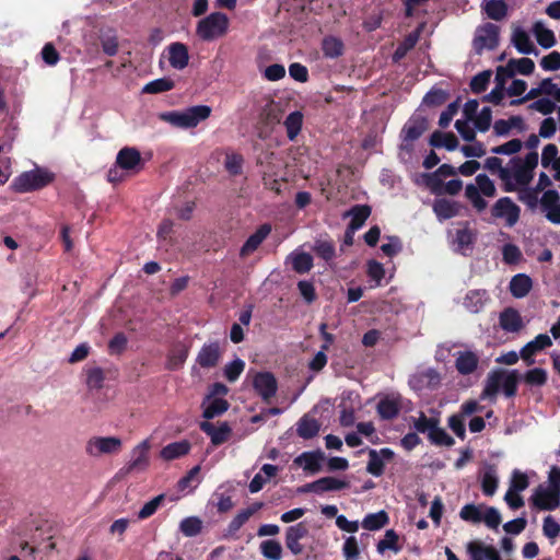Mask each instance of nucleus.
Returning <instances> with one entry per match:
<instances>
[{
	"instance_id": "obj_36",
	"label": "nucleus",
	"mask_w": 560,
	"mask_h": 560,
	"mask_svg": "<svg viewBox=\"0 0 560 560\" xmlns=\"http://www.w3.org/2000/svg\"><path fill=\"white\" fill-rule=\"evenodd\" d=\"M481 8L487 16L494 21L503 20L508 13V4L504 0H482Z\"/></svg>"
},
{
	"instance_id": "obj_57",
	"label": "nucleus",
	"mask_w": 560,
	"mask_h": 560,
	"mask_svg": "<svg viewBox=\"0 0 560 560\" xmlns=\"http://www.w3.org/2000/svg\"><path fill=\"white\" fill-rule=\"evenodd\" d=\"M430 441L436 445L443 446H452L454 444V439L447 434V432L440 428L439 424H435L430 433L428 434Z\"/></svg>"
},
{
	"instance_id": "obj_28",
	"label": "nucleus",
	"mask_w": 560,
	"mask_h": 560,
	"mask_svg": "<svg viewBox=\"0 0 560 560\" xmlns=\"http://www.w3.org/2000/svg\"><path fill=\"white\" fill-rule=\"evenodd\" d=\"M271 232L269 224H262L254 234H252L241 248V256L246 257L254 253Z\"/></svg>"
},
{
	"instance_id": "obj_20",
	"label": "nucleus",
	"mask_w": 560,
	"mask_h": 560,
	"mask_svg": "<svg viewBox=\"0 0 560 560\" xmlns=\"http://www.w3.org/2000/svg\"><path fill=\"white\" fill-rule=\"evenodd\" d=\"M535 63L532 59L523 57L520 59H511L504 67L498 68L499 77L510 79L516 73L530 74L534 71Z\"/></svg>"
},
{
	"instance_id": "obj_12",
	"label": "nucleus",
	"mask_w": 560,
	"mask_h": 560,
	"mask_svg": "<svg viewBox=\"0 0 560 560\" xmlns=\"http://www.w3.org/2000/svg\"><path fill=\"white\" fill-rule=\"evenodd\" d=\"M491 215L503 221L508 228H513L520 220L521 208L510 197L499 198L491 208Z\"/></svg>"
},
{
	"instance_id": "obj_64",
	"label": "nucleus",
	"mask_w": 560,
	"mask_h": 560,
	"mask_svg": "<svg viewBox=\"0 0 560 560\" xmlns=\"http://www.w3.org/2000/svg\"><path fill=\"white\" fill-rule=\"evenodd\" d=\"M376 450L369 451V463L366 466L368 472L378 477L384 472L385 463L378 457Z\"/></svg>"
},
{
	"instance_id": "obj_45",
	"label": "nucleus",
	"mask_w": 560,
	"mask_h": 560,
	"mask_svg": "<svg viewBox=\"0 0 560 560\" xmlns=\"http://www.w3.org/2000/svg\"><path fill=\"white\" fill-rule=\"evenodd\" d=\"M317 493L339 491L349 487V482L336 477H323L316 480Z\"/></svg>"
},
{
	"instance_id": "obj_27",
	"label": "nucleus",
	"mask_w": 560,
	"mask_h": 560,
	"mask_svg": "<svg viewBox=\"0 0 560 560\" xmlns=\"http://www.w3.org/2000/svg\"><path fill=\"white\" fill-rule=\"evenodd\" d=\"M200 429L210 436L213 445H220L228 441L231 434V428L228 423H221L220 427H215L213 423L203 421L200 423Z\"/></svg>"
},
{
	"instance_id": "obj_40",
	"label": "nucleus",
	"mask_w": 560,
	"mask_h": 560,
	"mask_svg": "<svg viewBox=\"0 0 560 560\" xmlns=\"http://www.w3.org/2000/svg\"><path fill=\"white\" fill-rule=\"evenodd\" d=\"M512 129H524V120L520 116H512L509 119H499L493 125V131L497 136H508Z\"/></svg>"
},
{
	"instance_id": "obj_5",
	"label": "nucleus",
	"mask_w": 560,
	"mask_h": 560,
	"mask_svg": "<svg viewBox=\"0 0 560 560\" xmlns=\"http://www.w3.org/2000/svg\"><path fill=\"white\" fill-rule=\"evenodd\" d=\"M230 20L226 14L217 11L198 21L197 36L205 42H212L225 36L229 32Z\"/></svg>"
},
{
	"instance_id": "obj_55",
	"label": "nucleus",
	"mask_w": 560,
	"mask_h": 560,
	"mask_svg": "<svg viewBox=\"0 0 560 560\" xmlns=\"http://www.w3.org/2000/svg\"><path fill=\"white\" fill-rule=\"evenodd\" d=\"M244 369H245V362L242 359L236 358L233 361H231L224 365V368H223L224 377L229 382L233 383L241 376Z\"/></svg>"
},
{
	"instance_id": "obj_44",
	"label": "nucleus",
	"mask_w": 560,
	"mask_h": 560,
	"mask_svg": "<svg viewBox=\"0 0 560 560\" xmlns=\"http://www.w3.org/2000/svg\"><path fill=\"white\" fill-rule=\"evenodd\" d=\"M430 143L436 148H445L448 151H453L458 145V140L452 132H440L435 131L432 133Z\"/></svg>"
},
{
	"instance_id": "obj_52",
	"label": "nucleus",
	"mask_w": 560,
	"mask_h": 560,
	"mask_svg": "<svg viewBox=\"0 0 560 560\" xmlns=\"http://www.w3.org/2000/svg\"><path fill=\"white\" fill-rule=\"evenodd\" d=\"M202 528V521L197 516L185 517L179 524V530L186 537L197 536Z\"/></svg>"
},
{
	"instance_id": "obj_53",
	"label": "nucleus",
	"mask_w": 560,
	"mask_h": 560,
	"mask_svg": "<svg viewBox=\"0 0 560 560\" xmlns=\"http://www.w3.org/2000/svg\"><path fill=\"white\" fill-rule=\"evenodd\" d=\"M313 250L326 261H330L335 257V246L331 241L326 238L316 240Z\"/></svg>"
},
{
	"instance_id": "obj_39",
	"label": "nucleus",
	"mask_w": 560,
	"mask_h": 560,
	"mask_svg": "<svg viewBox=\"0 0 560 560\" xmlns=\"http://www.w3.org/2000/svg\"><path fill=\"white\" fill-rule=\"evenodd\" d=\"M303 119L304 115L300 110H294L285 117L283 125L289 140L293 141L296 139L302 129Z\"/></svg>"
},
{
	"instance_id": "obj_25",
	"label": "nucleus",
	"mask_w": 560,
	"mask_h": 560,
	"mask_svg": "<svg viewBox=\"0 0 560 560\" xmlns=\"http://www.w3.org/2000/svg\"><path fill=\"white\" fill-rule=\"evenodd\" d=\"M488 301L489 295L486 290L475 289L466 293L463 305L468 312L477 314L485 307Z\"/></svg>"
},
{
	"instance_id": "obj_17",
	"label": "nucleus",
	"mask_w": 560,
	"mask_h": 560,
	"mask_svg": "<svg viewBox=\"0 0 560 560\" xmlns=\"http://www.w3.org/2000/svg\"><path fill=\"white\" fill-rule=\"evenodd\" d=\"M222 357V349L218 341L205 343L196 357V364L202 369H212L218 365Z\"/></svg>"
},
{
	"instance_id": "obj_35",
	"label": "nucleus",
	"mask_w": 560,
	"mask_h": 560,
	"mask_svg": "<svg viewBox=\"0 0 560 560\" xmlns=\"http://www.w3.org/2000/svg\"><path fill=\"white\" fill-rule=\"evenodd\" d=\"M533 287L532 279L525 273L515 275L510 281L511 294L516 299L526 296Z\"/></svg>"
},
{
	"instance_id": "obj_47",
	"label": "nucleus",
	"mask_w": 560,
	"mask_h": 560,
	"mask_svg": "<svg viewBox=\"0 0 560 560\" xmlns=\"http://www.w3.org/2000/svg\"><path fill=\"white\" fill-rule=\"evenodd\" d=\"M398 539L399 537L394 529H387L384 538L377 542V552L383 555L386 550H392L398 553L401 550V547L398 545Z\"/></svg>"
},
{
	"instance_id": "obj_51",
	"label": "nucleus",
	"mask_w": 560,
	"mask_h": 560,
	"mask_svg": "<svg viewBox=\"0 0 560 560\" xmlns=\"http://www.w3.org/2000/svg\"><path fill=\"white\" fill-rule=\"evenodd\" d=\"M243 164L244 159L242 155L232 151L225 152L224 168L230 175H240L243 171Z\"/></svg>"
},
{
	"instance_id": "obj_10",
	"label": "nucleus",
	"mask_w": 560,
	"mask_h": 560,
	"mask_svg": "<svg viewBox=\"0 0 560 560\" xmlns=\"http://www.w3.org/2000/svg\"><path fill=\"white\" fill-rule=\"evenodd\" d=\"M122 448V441L117 436H93L85 444V453L94 458L116 455Z\"/></svg>"
},
{
	"instance_id": "obj_21",
	"label": "nucleus",
	"mask_w": 560,
	"mask_h": 560,
	"mask_svg": "<svg viewBox=\"0 0 560 560\" xmlns=\"http://www.w3.org/2000/svg\"><path fill=\"white\" fill-rule=\"evenodd\" d=\"M552 346V340L547 334H540L535 337L534 340L527 342L520 351L521 358L526 362L527 365L535 363L534 355Z\"/></svg>"
},
{
	"instance_id": "obj_3",
	"label": "nucleus",
	"mask_w": 560,
	"mask_h": 560,
	"mask_svg": "<svg viewBox=\"0 0 560 560\" xmlns=\"http://www.w3.org/2000/svg\"><path fill=\"white\" fill-rule=\"evenodd\" d=\"M520 380V373L517 370L505 371V370H493L486 378L485 387L480 394V399L495 400V397L500 389L503 390L506 397H513L517 392V384Z\"/></svg>"
},
{
	"instance_id": "obj_58",
	"label": "nucleus",
	"mask_w": 560,
	"mask_h": 560,
	"mask_svg": "<svg viewBox=\"0 0 560 560\" xmlns=\"http://www.w3.org/2000/svg\"><path fill=\"white\" fill-rule=\"evenodd\" d=\"M420 31H416L409 34L405 40L397 47L394 58L396 60L401 59L410 49H412L419 40Z\"/></svg>"
},
{
	"instance_id": "obj_49",
	"label": "nucleus",
	"mask_w": 560,
	"mask_h": 560,
	"mask_svg": "<svg viewBox=\"0 0 560 560\" xmlns=\"http://www.w3.org/2000/svg\"><path fill=\"white\" fill-rule=\"evenodd\" d=\"M284 113L283 105L280 102H269L262 110V116L268 124H278L281 121Z\"/></svg>"
},
{
	"instance_id": "obj_11",
	"label": "nucleus",
	"mask_w": 560,
	"mask_h": 560,
	"mask_svg": "<svg viewBox=\"0 0 560 560\" xmlns=\"http://www.w3.org/2000/svg\"><path fill=\"white\" fill-rule=\"evenodd\" d=\"M500 40V27L493 23H485L476 28L472 40L474 49L478 55L498 47Z\"/></svg>"
},
{
	"instance_id": "obj_63",
	"label": "nucleus",
	"mask_w": 560,
	"mask_h": 560,
	"mask_svg": "<svg viewBox=\"0 0 560 560\" xmlns=\"http://www.w3.org/2000/svg\"><path fill=\"white\" fill-rule=\"evenodd\" d=\"M475 127L481 131H487L491 126L492 113L490 107H483L480 112H478L472 119Z\"/></svg>"
},
{
	"instance_id": "obj_37",
	"label": "nucleus",
	"mask_w": 560,
	"mask_h": 560,
	"mask_svg": "<svg viewBox=\"0 0 560 560\" xmlns=\"http://www.w3.org/2000/svg\"><path fill=\"white\" fill-rule=\"evenodd\" d=\"M512 43L521 54L529 55L536 51L535 45L532 42L530 36L525 30L521 27L515 28L513 31Z\"/></svg>"
},
{
	"instance_id": "obj_2",
	"label": "nucleus",
	"mask_w": 560,
	"mask_h": 560,
	"mask_svg": "<svg viewBox=\"0 0 560 560\" xmlns=\"http://www.w3.org/2000/svg\"><path fill=\"white\" fill-rule=\"evenodd\" d=\"M521 202L530 211L540 210L546 220L560 225V194L556 189H546L541 197L535 191H527L521 197Z\"/></svg>"
},
{
	"instance_id": "obj_24",
	"label": "nucleus",
	"mask_w": 560,
	"mask_h": 560,
	"mask_svg": "<svg viewBox=\"0 0 560 560\" xmlns=\"http://www.w3.org/2000/svg\"><path fill=\"white\" fill-rule=\"evenodd\" d=\"M500 327L506 332H518L524 323L518 311L514 308H505L499 316Z\"/></svg>"
},
{
	"instance_id": "obj_18",
	"label": "nucleus",
	"mask_w": 560,
	"mask_h": 560,
	"mask_svg": "<svg viewBox=\"0 0 560 560\" xmlns=\"http://www.w3.org/2000/svg\"><path fill=\"white\" fill-rule=\"evenodd\" d=\"M308 534V528L304 523H298L287 528L285 546L294 555H301L304 551L303 545L300 542Z\"/></svg>"
},
{
	"instance_id": "obj_31",
	"label": "nucleus",
	"mask_w": 560,
	"mask_h": 560,
	"mask_svg": "<svg viewBox=\"0 0 560 560\" xmlns=\"http://www.w3.org/2000/svg\"><path fill=\"white\" fill-rule=\"evenodd\" d=\"M459 210L460 206L453 200L441 198L435 199L433 202V211L440 221L456 217Z\"/></svg>"
},
{
	"instance_id": "obj_43",
	"label": "nucleus",
	"mask_w": 560,
	"mask_h": 560,
	"mask_svg": "<svg viewBox=\"0 0 560 560\" xmlns=\"http://www.w3.org/2000/svg\"><path fill=\"white\" fill-rule=\"evenodd\" d=\"M533 34L535 35L538 44L544 48H550L556 43L555 34L546 25L538 21L533 26Z\"/></svg>"
},
{
	"instance_id": "obj_54",
	"label": "nucleus",
	"mask_w": 560,
	"mask_h": 560,
	"mask_svg": "<svg viewBox=\"0 0 560 560\" xmlns=\"http://www.w3.org/2000/svg\"><path fill=\"white\" fill-rule=\"evenodd\" d=\"M523 380L529 386H544L547 383L548 373L541 368H534L523 375Z\"/></svg>"
},
{
	"instance_id": "obj_32",
	"label": "nucleus",
	"mask_w": 560,
	"mask_h": 560,
	"mask_svg": "<svg viewBox=\"0 0 560 560\" xmlns=\"http://www.w3.org/2000/svg\"><path fill=\"white\" fill-rule=\"evenodd\" d=\"M456 168L450 164L441 165L436 172L427 176V186L433 194H441L442 177H450L456 174Z\"/></svg>"
},
{
	"instance_id": "obj_33",
	"label": "nucleus",
	"mask_w": 560,
	"mask_h": 560,
	"mask_svg": "<svg viewBox=\"0 0 560 560\" xmlns=\"http://www.w3.org/2000/svg\"><path fill=\"white\" fill-rule=\"evenodd\" d=\"M479 358L472 351H459L456 354L455 366L456 370L463 374H471L478 366Z\"/></svg>"
},
{
	"instance_id": "obj_56",
	"label": "nucleus",
	"mask_w": 560,
	"mask_h": 560,
	"mask_svg": "<svg viewBox=\"0 0 560 560\" xmlns=\"http://www.w3.org/2000/svg\"><path fill=\"white\" fill-rule=\"evenodd\" d=\"M322 48L326 57L336 58L342 54L343 44L339 38L330 36L323 40Z\"/></svg>"
},
{
	"instance_id": "obj_19",
	"label": "nucleus",
	"mask_w": 560,
	"mask_h": 560,
	"mask_svg": "<svg viewBox=\"0 0 560 560\" xmlns=\"http://www.w3.org/2000/svg\"><path fill=\"white\" fill-rule=\"evenodd\" d=\"M325 454L322 451L303 452L296 456L293 463L303 468L304 471L314 475L320 471Z\"/></svg>"
},
{
	"instance_id": "obj_26",
	"label": "nucleus",
	"mask_w": 560,
	"mask_h": 560,
	"mask_svg": "<svg viewBox=\"0 0 560 560\" xmlns=\"http://www.w3.org/2000/svg\"><path fill=\"white\" fill-rule=\"evenodd\" d=\"M428 121L420 115H413L404 126L401 137L416 141L427 130Z\"/></svg>"
},
{
	"instance_id": "obj_6",
	"label": "nucleus",
	"mask_w": 560,
	"mask_h": 560,
	"mask_svg": "<svg viewBox=\"0 0 560 560\" xmlns=\"http://www.w3.org/2000/svg\"><path fill=\"white\" fill-rule=\"evenodd\" d=\"M459 517L471 524L483 522L491 529H498L502 521L498 509L474 503L465 504L459 511Z\"/></svg>"
},
{
	"instance_id": "obj_22",
	"label": "nucleus",
	"mask_w": 560,
	"mask_h": 560,
	"mask_svg": "<svg viewBox=\"0 0 560 560\" xmlns=\"http://www.w3.org/2000/svg\"><path fill=\"white\" fill-rule=\"evenodd\" d=\"M376 409L382 419L396 418L401 409V396L398 394L386 395L380 399Z\"/></svg>"
},
{
	"instance_id": "obj_4",
	"label": "nucleus",
	"mask_w": 560,
	"mask_h": 560,
	"mask_svg": "<svg viewBox=\"0 0 560 560\" xmlns=\"http://www.w3.org/2000/svg\"><path fill=\"white\" fill-rule=\"evenodd\" d=\"M211 107L208 105H196L183 110L163 112L158 115L162 121L170 124L175 128H194L201 121L210 117Z\"/></svg>"
},
{
	"instance_id": "obj_23",
	"label": "nucleus",
	"mask_w": 560,
	"mask_h": 560,
	"mask_svg": "<svg viewBox=\"0 0 560 560\" xmlns=\"http://www.w3.org/2000/svg\"><path fill=\"white\" fill-rule=\"evenodd\" d=\"M167 59L170 65L176 70H183L189 61V54L186 45L173 43L167 46Z\"/></svg>"
},
{
	"instance_id": "obj_42",
	"label": "nucleus",
	"mask_w": 560,
	"mask_h": 560,
	"mask_svg": "<svg viewBox=\"0 0 560 560\" xmlns=\"http://www.w3.org/2000/svg\"><path fill=\"white\" fill-rule=\"evenodd\" d=\"M319 428L320 425L316 419L303 416L296 424V432L300 438L307 440L317 435Z\"/></svg>"
},
{
	"instance_id": "obj_59",
	"label": "nucleus",
	"mask_w": 560,
	"mask_h": 560,
	"mask_svg": "<svg viewBox=\"0 0 560 560\" xmlns=\"http://www.w3.org/2000/svg\"><path fill=\"white\" fill-rule=\"evenodd\" d=\"M502 258L505 264L515 265L522 260L523 255L518 246L509 243L502 247Z\"/></svg>"
},
{
	"instance_id": "obj_7",
	"label": "nucleus",
	"mask_w": 560,
	"mask_h": 560,
	"mask_svg": "<svg viewBox=\"0 0 560 560\" xmlns=\"http://www.w3.org/2000/svg\"><path fill=\"white\" fill-rule=\"evenodd\" d=\"M475 182L476 184L466 186L465 197L478 212H481L488 207L483 197L493 198L497 195V188L493 180L486 174H478Z\"/></svg>"
},
{
	"instance_id": "obj_60",
	"label": "nucleus",
	"mask_w": 560,
	"mask_h": 560,
	"mask_svg": "<svg viewBox=\"0 0 560 560\" xmlns=\"http://www.w3.org/2000/svg\"><path fill=\"white\" fill-rule=\"evenodd\" d=\"M164 501V495L160 494L147 502L138 512L137 516L139 520H147L152 516Z\"/></svg>"
},
{
	"instance_id": "obj_15",
	"label": "nucleus",
	"mask_w": 560,
	"mask_h": 560,
	"mask_svg": "<svg viewBox=\"0 0 560 560\" xmlns=\"http://www.w3.org/2000/svg\"><path fill=\"white\" fill-rule=\"evenodd\" d=\"M253 387L257 395L265 401L269 402L278 390V382L270 372H256L252 380Z\"/></svg>"
},
{
	"instance_id": "obj_8",
	"label": "nucleus",
	"mask_w": 560,
	"mask_h": 560,
	"mask_svg": "<svg viewBox=\"0 0 560 560\" xmlns=\"http://www.w3.org/2000/svg\"><path fill=\"white\" fill-rule=\"evenodd\" d=\"M116 166L108 172L109 182L114 183L122 179V174L119 173V170L126 174L138 173L143 166L139 150L131 147L122 148L116 156Z\"/></svg>"
},
{
	"instance_id": "obj_14",
	"label": "nucleus",
	"mask_w": 560,
	"mask_h": 560,
	"mask_svg": "<svg viewBox=\"0 0 560 560\" xmlns=\"http://www.w3.org/2000/svg\"><path fill=\"white\" fill-rule=\"evenodd\" d=\"M440 383V373L432 368L419 369L409 377L408 381L411 389L418 393L434 390L439 387Z\"/></svg>"
},
{
	"instance_id": "obj_30",
	"label": "nucleus",
	"mask_w": 560,
	"mask_h": 560,
	"mask_svg": "<svg viewBox=\"0 0 560 560\" xmlns=\"http://www.w3.org/2000/svg\"><path fill=\"white\" fill-rule=\"evenodd\" d=\"M371 214V208L365 205H357L352 207L349 211L345 213V217H349L350 223L348 225V230L351 233H354L357 230L361 229L368 218Z\"/></svg>"
},
{
	"instance_id": "obj_62",
	"label": "nucleus",
	"mask_w": 560,
	"mask_h": 560,
	"mask_svg": "<svg viewBox=\"0 0 560 560\" xmlns=\"http://www.w3.org/2000/svg\"><path fill=\"white\" fill-rule=\"evenodd\" d=\"M104 373L100 368L86 369V385L90 389H100L103 386Z\"/></svg>"
},
{
	"instance_id": "obj_46",
	"label": "nucleus",
	"mask_w": 560,
	"mask_h": 560,
	"mask_svg": "<svg viewBox=\"0 0 560 560\" xmlns=\"http://www.w3.org/2000/svg\"><path fill=\"white\" fill-rule=\"evenodd\" d=\"M499 478L493 467H488L481 476V489L482 492L492 497L498 489Z\"/></svg>"
},
{
	"instance_id": "obj_61",
	"label": "nucleus",
	"mask_w": 560,
	"mask_h": 560,
	"mask_svg": "<svg viewBox=\"0 0 560 560\" xmlns=\"http://www.w3.org/2000/svg\"><path fill=\"white\" fill-rule=\"evenodd\" d=\"M495 82H497V84H495L494 89H492V91L485 96V100L487 102H490V103H493V104H500V102L504 97L505 78L504 77H499V74L497 73Z\"/></svg>"
},
{
	"instance_id": "obj_38",
	"label": "nucleus",
	"mask_w": 560,
	"mask_h": 560,
	"mask_svg": "<svg viewBox=\"0 0 560 560\" xmlns=\"http://www.w3.org/2000/svg\"><path fill=\"white\" fill-rule=\"evenodd\" d=\"M190 450V443L186 440L167 444L161 450V457L164 460H174L186 455Z\"/></svg>"
},
{
	"instance_id": "obj_29",
	"label": "nucleus",
	"mask_w": 560,
	"mask_h": 560,
	"mask_svg": "<svg viewBox=\"0 0 560 560\" xmlns=\"http://www.w3.org/2000/svg\"><path fill=\"white\" fill-rule=\"evenodd\" d=\"M467 551L471 560H501L499 551L494 547L485 546L480 542H468Z\"/></svg>"
},
{
	"instance_id": "obj_50",
	"label": "nucleus",
	"mask_w": 560,
	"mask_h": 560,
	"mask_svg": "<svg viewBox=\"0 0 560 560\" xmlns=\"http://www.w3.org/2000/svg\"><path fill=\"white\" fill-rule=\"evenodd\" d=\"M261 555L270 560H280L282 558V546L278 540L267 539L259 546Z\"/></svg>"
},
{
	"instance_id": "obj_16",
	"label": "nucleus",
	"mask_w": 560,
	"mask_h": 560,
	"mask_svg": "<svg viewBox=\"0 0 560 560\" xmlns=\"http://www.w3.org/2000/svg\"><path fill=\"white\" fill-rule=\"evenodd\" d=\"M532 501L540 510L552 511L560 505V490L539 485L532 495Z\"/></svg>"
},
{
	"instance_id": "obj_9",
	"label": "nucleus",
	"mask_w": 560,
	"mask_h": 560,
	"mask_svg": "<svg viewBox=\"0 0 560 560\" xmlns=\"http://www.w3.org/2000/svg\"><path fill=\"white\" fill-rule=\"evenodd\" d=\"M52 179L54 175L50 172L36 167L32 171L20 174L13 180L12 186L18 192H28L47 186L52 182Z\"/></svg>"
},
{
	"instance_id": "obj_1",
	"label": "nucleus",
	"mask_w": 560,
	"mask_h": 560,
	"mask_svg": "<svg viewBox=\"0 0 560 560\" xmlns=\"http://www.w3.org/2000/svg\"><path fill=\"white\" fill-rule=\"evenodd\" d=\"M538 165V154L530 152L524 158L515 156L506 163V170L502 174V188L505 192H516L521 201L523 194L530 191L535 170Z\"/></svg>"
},
{
	"instance_id": "obj_34",
	"label": "nucleus",
	"mask_w": 560,
	"mask_h": 560,
	"mask_svg": "<svg viewBox=\"0 0 560 560\" xmlns=\"http://www.w3.org/2000/svg\"><path fill=\"white\" fill-rule=\"evenodd\" d=\"M287 262H289L292 269L298 273H306L313 268V257L311 254L299 249L288 256Z\"/></svg>"
},
{
	"instance_id": "obj_48",
	"label": "nucleus",
	"mask_w": 560,
	"mask_h": 560,
	"mask_svg": "<svg viewBox=\"0 0 560 560\" xmlns=\"http://www.w3.org/2000/svg\"><path fill=\"white\" fill-rule=\"evenodd\" d=\"M388 523V515L385 511L368 514L363 521L362 526L368 530H377Z\"/></svg>"
},
{
	"instance_id": "obj_13",
	"label": "nucleus",
	"mask_w": 560,
	"mask_h": 560,
	"mask_svg": "<svg viewBox=\"0 0 560 560\" xmlns=\"http://www.w3.org/2000/svg\"><path fill=\"white\" fill-rule=\"evenodd\" d=\"M151 448V444L149 440H143L139 444H137L131 453L130 459L126 464L124 468L120 469V472L124 475L130 474H139L147 470L150 464L149 451Z\"/></svg>"
},
{
	"instance_id": "obj_41",
	"label": "nucleus",
	"mask_w": 560,
	"mask_h": 560,
	"mask_svg": "<svg viewBox=\"0 0 560 560\" xmlns=\"http://www.w3.org/2000/svg\"><path fill=\"white\" fill-rule=\"evenodd\" d=\"M203 417L206 419H212L225 412L229 408V402L223 398H210L207 397L202 404Z\"/></svg>"
}]
</instances>
